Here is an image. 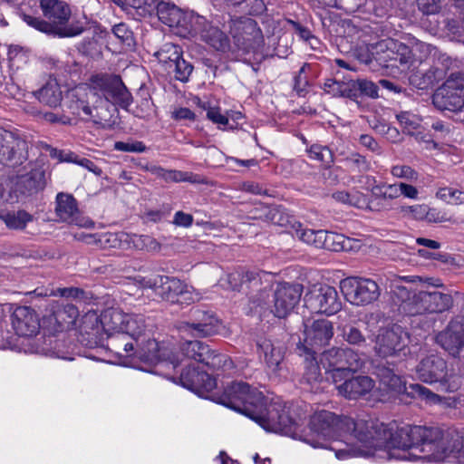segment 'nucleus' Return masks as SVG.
<instances>
[{
	"instance_id": "6e6d98bb",
	"label": "nucleus",
	"mask_w": 464,
	"mask_h": 464,
	"mask_svg": "<svg viewBox=\"0 0 464 464\" xmlns=\"http://www.w3.org/2000/svg\"><path fill=\"white\" fill-rule=\"evenodd\" d=\"M343 336L347 343L353 345L360 346L366 341L361 331L354 326L343 329Z\"/></svg>"
},
{
	"instance_id": "8fccbe9b",
	"label": "nucleus",
	"mask_w": 464,
	"mask_h": 464,
	"mask_svg": "<svg viewBox=\"0 0 464 464\" xmlns=\"http://www.w3.org/2000/svg\"><path fill=\"white\" fill-rule=\"evenodd\" d=\"M307 152L311 159L322 163L329 164L333 161V153L326 146L314 144L307 150Z\"/></svg>"
},
{
	"instance_id": "72a5a7b5",
	"label": "nucleus",
	"mask_w": 464,
	"mask_h": 464,
	"mask_svg": "<svg viewBox=\"0 0 464 464\" xmlns=\"http://www.w3.org/2000/svg\"><path fill=\"white\" fill-rule=\"evenodd\" d=\"M410 389L411 390L410 392H408L410 395L418 396L430 403H443L448 407H457V405L459 403V398H442L440 395L432 392L430 389L418 383L410 385Z\"/></svg>"
},
{
	"instance_id": "79ce46f5",
	"label": "nucleus",
	"mask_w": 464,
	"mask_h": 464,
	"mask_svg": "<svg viewBox=\"0 0 464 464\" xmlns=\"http://www.w3.org/2000/svg\"><path fill=\"white\" fill-rule=\"evenodd\" d=\"M295 235L304 243L319 248L321 246L323 230L304 228L301 224H298L296 227H295Z\"/></svg>"
},
{
	"instance_id": "13d9d810",
	"label": "nucleus",
	"mask_w": 464,
	"mask_h": 464,
	"mask_svg": "<svg viewBox=\"0 0 464 464\" xmlns=\"http://www.w3.org/2000/svg\"><path fill=\"white\" fill-rule=\"evenodd\" d=\"M347 162L352 169L359 172L367 171L370 169V164L365 157L359 154L352 155L347 159Z\"/></svg>"
},
{
	"instance_id": "7c9ffc66",
	"label": "nucleus",
	"mask_w": 464,
	"mask_h": 464,
	"mask_svg": "<svg viewBox=\"0 0 464 464\" xmlns=\"http://www.w3.org/2000/svg\"><path fill=\"white\" fill-rule=\"evenodd\" d=\"M344 348H331L322 353L321 362L330 373L334 383L341 382L344 374H349L344 369Z\"/></svg>"
},
{
	"instance_id": "b1692460",
	"label": "nucleus",
	"mask_w": 464,
	"mask_h": 464,
	"mask_svg": "<svg viewBox=\"0 0 464 464\" xmlns=\"http://www.w3.org/2000/svg\"><path fill=\"white\" fill-rule=\"evenodd\" d=\"M179 382L183 387L196 392H210L217 385L216 380L206 372L199 371L198 366L194 362L184 365L179 377Z\"/></svg>"
},
{
	"instance_id": "3c124183",
	"label": "nucleus",
	"mask_w": 464,
	"mask_h": 464,
	"mask_svg": "<svg viewBox=\"0 0 464 464\" xmlns=\"http://www.w3.org/2000/svg\"><path fill=\"white\" fill-rule=\"evenodd\" d=\"M391 174L397 179H405L409 182H415L419 173L408 165H394L391 168Z\"/></svg>"
},
{
	"instance_id": "69168bd1",
	"label": "nucleus",
	"mask_w": 464,
	"mask_h": 464,
	"mask_svg": "<svg viewBox=\"0 0 464 464\" xmlns=\"http://www.w3.org/2000/svg\"><path fill=\"white\" fill-rule=\"evenodd\" d=\"M420 8L427 14H436L440 11L441 0H418Z\"/></svg>"
},
{
	"instance_id": "5fc2aeb1",
	"label": "nucleus",
	"mask_w": 464,
	"mask_h": 464,
	"mask_svg": "<svg viewBox=\"0 0 464 464\" xmlns=\"http://www.w3.org/2000/svg\"><path fill=\"white\" fill-rule=\"evenodd\" d=\"M426 208L427 206L424 204L413 206L403 205L400 208L399 212L403 217L411 218L414 219H423L426 214Z\"/></svg>"
},
{
	"instance_id": "c756f323",
	"label": "nucleus",
	"mask_w": 464,
	"mask_h": 464,
	"mask_svg": "<svg viewBox=\"0 0 464 464\" xmlns=\"http://www.w3.org/2000/svg\"><path fill=\"white\" fill-rule=\"evenodd\" d=\"M199 36L201 40L217 51L226 52L229 49L228 37L217 26L212 25L204 17V24L199 28L191 30L189 37Z\"/></svg>"
},
{
	"instance_id": "473e14b6",
	"label": "nucleus",
	"mask_w": 464,
	"mask_h": 464,
	"mask_svg": "<svg viewBox=\"0 0 464 464\" xmlns=\"http://www.w3.org/2000/svg\"><path fill=\"white\" fill-rule=\"evenodd\" d=\"M36 97L40 102L50 107L58 106L63 99V92L56 79L50 78L37 92Z\"/></svg>"
},
{
	"instance_id": "4468645a",
	"label": "nucleus",
	"mask_w": 464,
	"mask_h": 464,
	"mask_svg": "<svg viewBox=\"0 0 464 464\" xmlns=\"http://www.w3.org/2000/svg\"><path fill=\"white\" fill-rule=\"evenodd\" d=\"M219 328L220 322L215 314L198 307L190 309L188 320L180 321L177 324V330L182 338L186 336L208 337L216 334Z\"/></svg>"
},
{
	"instance_id": "ea45409f",
	"label": "nucleus",
	"mask_w": 464,
	"mask_h": 464,
	"mask_svg": "<svg viewBox=\"0 0 464 464\" xmlns=\"http://www.w3.org/2000/svg\"><path fill=\"white\" fill-rule=\"evenodd\" d=\"M304 372L303 375V382L311 385L312 389L322 380L319 365L314 357L315 353H306Z\"/></svg>"
},
{
	"instance_id": "dca6fc26",
	"label": "nucleus",
	"mask_w": 464,
	"mask_h": 464,
	"mask_svg": "<svg viewBox=\"0 0 464 464\" xmlns=\"http://www.w3.org/2000/svg\"><path fill=\"white\" fill-rule=\"evenodd\" d=\"M304 306L315 314L333 315L342 309L337 290L327 285H313L304 296Z\"/></svg>"
},
{
	"instance_id": "2eb2a0df",
	"label": "nucleus",
	"mask_w": 464,
	"mask_h": 464,
	"mask_svg": "<svg viewBox=\"0 0 464 464\" xmlns=\"http://www.w3.org/2000/svg\"><path fill=\"white\" fill-rule=\"evenodd\" d=\"M345 299L353 305H367L376 301L381 290L378 284L366 277L349 276L340 282Z\"/></svg>"
},
{
	"instance_id": "a18cd8bd",
	"label": "nucleus",
	"mask_w": 464,
	"mask_h": 464,
	"mask_svg": "<svg viewBox=\"0 0 464 464\" xmlns=\"http://www.w3.org/2000/svg\"><path fill=\"white\" fill-rule=\"evenodd\" d=\"M398 121L408 134H412L420 126L421 119L410 111H401L396 115Z\"/></svg>"
},
{
	"instance_id": "f03ea898",
	"label": "nucleus",
	"mask_w": 464,
	"mask_h": 464,
	"mask_svg": "<svg viewBox=\"0 0 464 464\" xmlns=\"http://www.w3.org/2000/svg\"><path fill=\"white\" fill-rule=\"evenodd\" d=\"M396 460L443 461L464 464V430L442 431L438 428L405 425L397 427Z\"/></svg>"
},
{
	"instance_id": "5701e85b",
	"label": "nucleus",
	"mask_w": 464,
	"mask_h": 464,
	"mask_svg": "<svg viewBox=\"0 0 464 464\" xmlns=\"http://www.w3.org/2000/svg\"><path fill=\"white\" fill-rule=\"evenodd\" d=\"M300 285L283 284L277 285L274 294L272 312L278 318H285L296 306L302 295Z\"/></svg>"
},
{
	"instance_id": "864d4df0",
	"label": "nucleus",
	"mask_w": 464,
	"mask_h": 464,
	"mask_svg": "<svg viewBox=\"0 0 464 464\" xmlns=\"http://www.w3.org/2000/svg\"><path fill=\"white\" fill-rule=\"evenodd\" d=\"M115 150L124 152H136L141 153L146 150V146L142 141L130 140V141H116L113 146Z\"/></svg>"
},
{
	"instance_id": "58836bf2",
	"label": "nucleus",
	"mask_w": 464,
	"mask_h": 464,
	"mask_svg": "<svg viewBox=\"0 0 464 464\" xmlns=\"http://www.w3.org/2000/svg\"><path fill=\"white\" fill-rule=\"evenodd\" d=\"M348 243L349 240L345 239L343 235L323 230L319 248L334 252L344 251L348 249Z\"/></svg>"
},
{
	"instance_id": "423d86ee",
	"label": "nucleus",
	"mask_w": 464,
	"mask_h": 464,
	"mask_svg": "<svg viewBox=\"0 0 464 464\" xmlns=\"http://www.w3.org/2000/svg\"><path fill=\"white\" fill-rule=\"evenodd\" d=\"M40 8L46 20L24 14L26 24L48 35L60 38L79 35L83 28L78 23H69L71 10L69 5L60 0H41Z\"/></svg>"
},
{
	"instance_id": "4d7b16f0",
	"label": "nucleus",
	"mask_w": 464,
	"mask_h": 464,
	"mask_svg": "<svg viewBox=\"0 0 464 464\" xmlns=\"http://www.w3.org/2000/svg\"><path fill=\"white\" fill-rule=\"evenodd\" d=\"M246 4L249 14L257 15L266 11V5L263 0H234V5Z\"/></svg>"
},
{
	"instance_id": "a878e982",
	"label": "nucleus",
	"mask_w": 464,
	"mask_h": 464,
	"mask_svg": "<svg viewBox=\"0 0 464 464\" xmlns=\"http://www.w3.org/2000/svg\"><path fill=\"white\" fill-rule=\"evenodd\" d=\"M344 374L343 380L334 383L338 394L348 400H357L371 392L374 388V381L365 375L351 377Z\"/></svg>"
},
{
	"instance_id": "680f3d73",
	"label": "nucleus",
	"mask_w": 464,
	"mask_h": 464,
	"mask_svg": "<svg viewBox=\"0 0 464 464\" xmlns=\"http://www.w3.org/2000/svg\"><path fill=\"white\" fill-rule=\"evenodd\" d=\"M324 90L334 97H343V82L327 79L324 83Z\"/></svg>"
},
{
	"instance_id": "7ed1b4c3",
	"label": "nucleus",
	"mask_w": 464,
	"mask_h": 464,
	"mask_svg": "<svg viewBox=\"0 0 464 464\" xmlns=\"http://www.w3.org/2000/svg\"><path fill=\"white\" fill-rule=\"evenodd\" d=\"M71 112L83 121L94 123L107 122L116 111L115 105L127 110L132 96L121 78L116 75L99 74L90 84H80L67 93Z\"/></svg>"
},
{
	"instance_id": "6e6552de",
	"label": "nucleus",
	"mask_w": 464,
	"mask_h": 464,
	"mask_svg": "<svg viewBox=\"0 0 464 464\" xmlns=\"http://www.w3.org/2000/svg\"><path fill=\"white\" fill-rule=\"evenodd\" d=\"M432 278L423 280L418 276H400L394 283V287L398 289V295H401L402 302L405 304L404 309L414 314L424 313H442L449 310L452 305V297L450 295L440 292H424L420 291L415 294L412 298L410 297V290L401 283L426 282L428 284L440 286L441 284L431 283Z\"/></svg>"
},
{
	"instance_id": "f257e3e1",
	"label": "nucleus",
	"mask_w": 464,
	"mask_h": 464,
	"mask_svg": "<svg viewBox=\"0 0 464 464\" xmlns=\"http://www.w3.org/2000/svg\"><path fill=\"white\" fill-rule=\"evenodd\" d=\"M397 428L387 427L377 420H357L338 416L328 411L314 412L308 430L299 433L298 440L313 448H328L339 460L352 458H372L378 461L396 459L399 443L394 440Z\"/></svg>"
},
{
	"instance_id": "f8f14e48",
	"label": "nucleus",
	"mask_w": 464,
	"mask_h": 464,
	"mask_svg": "<svg viewBox=\"0 0 464 464\" xmlns=\"http://www.w3.org/2000/svg\"><path fill=\"white\" fill-rule=\"evenodd\" d=\"M418 378L426 383L439 382L440 391L455 392L462 385L461 378L454 372H448L444 359L431 354L422 359L416 368Z\"/></svg>"
},
{
	"instance_id": "39448f33",
	"label": "nucleus",
	"mask_w": 464,
	"mask_h": 464,
	"mask_svg": "<svg viewBox=\"0 0 464 464\" xmlns=\"http://www.w3.org/2000/svg\"><path fill=\"white\" fill-rule=\"evenodd\" d=\"M123 8L131 7L139 15L146 16L152 14L154 10L164 24L175 28L176 34L182 37H189L191 30L199 28L204 24V16L194 13H184L174 4L160 1L156 4L155 0H113Z\"/></svg>"
},
{
	"instance_id": "9d476101",
	"label": "nucleus",
	"mask_w": 464,
	"mask_h": 464,
	"mask_svg": "<svg viewBox=\"0 0 464 464\" xmlns=\"http://www.w3.org/2000/svg\"><path fill=\"white\" fill-rule=\"evenodd\" d=\"M141 287L153 288L163 300L171 304H190L202 299V293L177 277L158 276L153 280L136 279Z\"/></svg>"
},
{
	"instance_id": "a211bd4d",
	"label": "nucleus",
	"mask_w": 464,
	"mask_h": 464,
	"mask_svg": "<svg viewBox=\"0 0 464 464\" xmlns=\"http://www.w3.org/2000/svg\"><path fill=\"white\" fill-rule=\"evenodd\" d=\"M374 351L381 357L393 356L403 351L409 343L408 333L398 324L380 327L374 337Z\"/></svg>"
},
{
	"instance_id": "cd10ccee",
	"label": "nucleus",
	"mask_w": 464,
	"mask_h": 464,
	"mask_svg": "<svg viewBox=\"0 0 464 464\" xmlns=\"http://www.w3.org/2000/svg\"><path fill=\"white\" fill-rule=\"evenodd\" d=\"M55 211L59 218L64 222L82 227H93V222L91 219L80 215L76 200L69 194L59 193L57 195Z\"/></svg>"
},
{
	"instance_id": "aec40b11",
	"label": "nucleus",
	"mask_w": 464,
	"mask_h": 464,
	"mask_svg": "<svg viewBox=\"0 0 464 464\" xmlns=\"http://www.w3.org/2000/svg\"><path fill=\"white\" fill-rule=\"evenodd\" d=\"M27 158V142L15 133L0 128V162L16 167L26 161Z\"/></svg>"
},
{
	"instance_id": "e433bc0d",
	"label": "nucleus",
	"mask_w": 464,
	"mask_h": 464,
	"mask_svg": "<svg viewBox=\"0 0 464 464\" xmlns=\"http://www.w3.org/2000/svg\"><path fill=\"white\" fill-rule=\"evenodd\" d=\"M155 57L158 59L165 69L170 72V67L182 57V51L179 45L171 43L164 44L159 51L155 53Z\"/></svg>"
},
{
	"instance_id": "37998d69",
	"label": "nucleus",
	"mask_w": 464,
	"mask_h": 464,
	"mask_svg": "<svg viewBox=\"0 0 464 464\" xmlns=\"http://www.w3.org/2000/svg\"><path fill=\"white\" fill-rule=\"evenodd\" d=\"M198 105L206 111L207 118L213 123L218 125L219 129L225 130L228 124V116L221 113L218 106H213L209 102H203L198 101Z\"/></svg>"
},
{
	"instance_id": "e2e57ef3",
	"label": "nucleus",
	"mask_w": 464,
	"mask_h": 464,
	"mask_svg": "<svg viewBox=\"0 0 464 464\" xmlns=\"http://www.w3.org/2000/svg\"><path fill=\"white\" fill-rule=\"evenodd\" d=\"M359 89H360V96L365 95L371 98L378 97V87L375 83L367 80H358Z\"/></svg>"
},
{
	"instance_id": "bb28decb",
	"label": "nucleus",
	"mask_w": 464,
	"mask_h": 464,
	"mask_svg": "<svg viewBox=\"0 0 464 464\" xmlns=\"http://www.w3.org/2000/svg\"><path fill=\"white\" fill-rule=\"evenodd\" d=\"M436 342L452 356L464 358V324L459 320L450 323L448 327L436 336Z\"/></svg>"
},
{
	"instance_id": "49530a36",
	"label": "nucleus",
	"mask_w": 464,
	"mask_h": 464,
	"mask_svg": "<svg viewBox=\"0 0 464 464\" xmlns=\"http://www.w3.org/2000/svg\"><path fill=\"white\" fill-rule=\"evenodd\" d=\"M193 72V65L187 62L183 57H180L171 67L170 72H174L176 80L182 82L188 81Z\"/></svg>"
},
{
	"instance_id": "393cba45",
	"label": "nucleus",
	"mask_w": 464,
	"mask_h": 464,
	"mask_svg": "<svg viewBox=\"0 0 464 464\" xmlns=\"http://www.w3.org/2000/svg\"><path fill=\"white\" fill-rule=\"evenodd\" d=\"M11 191L6 201L18 199L20 196H28L38 192L44 187V173L38 169L10 179Z\"/></svg>"
},
{
	"instance_id": "09e8293b",
	"label": "nucleus",
	"mask_w": 464,
	"mask_h": 464,
	"mask_svg": "<svg viewBox=\"0 0 464 464\" xmlns=\"http://www.w3.org/2000/svg\"><path fill=\"white\" fill-rule=\"evenodd\" d=\"M101 319L102 315L99 316L94 311H89L81 319V331L88 334L97 331L99 325H102Z\"/></svg>"
},
{
	"instance_id": "bf43d9fd",
	"label": "nucleus",
	"mask_w": 464,
	"mask_h": 464,
	"mask_svg": "<svg viewBox=\"0 0 464 464\" xmlns=\"http://www.w3.org/2000/svg\"><path fill=\"white\" fill-rule=\"evenodd\" d=\"M68 160L87 169L97 176L102 174V169L97 167L92 160L86 158H81L77 155L72 154L69 156Z\"/></svg>"
},
{
	"instance_id": "2f4dec72",
	"label": "nucleus",
	"mask_w": 464,
	"mask_h": 464,
	"mask_svg": "<svg viewBox=\"0 0 464 464\" xmlns=\"http://www.w3.org/2000/svg\"><path fill=\"white\" fill-rule=\"evenodd\" d=\"M256 352L271 372H275L279 370L284 359V352L279 345L270 339L260 338L256 341Z\"/></svg>"
},
{
	"instance_id": "ddd939ff",
	"label": "nucleus",
	"mask_w": 464,
	"mask_h": 464,
	"mask_svg": "<svg viewBox=\"0 0 464 464\" xmlns=\"http://www.w3.org/2000/svg\"><path fill=\"white\" fill-rule=\"evenodd\" d=\"M264 401V395L245 382H233L225 390L222 404L249 418L254 407Z\"/></svg>"
},
{
	"instance_id": "20e7f679",
	"label": "nucleus",
	"mask_w": 464,
	"mask_h": 464,
	"mask_svg": "<svg viewBox=\"0 0 464 464\" xmlns=\"http://www.w3.org/2000/svg\"><path fill=\"white\" fill-rule=\"evenodd\" d=\"M102 327L108 337V345L133 354L141 361L156 363L160 347L151 337L144 315L109 308L102 314Z\"/></svg>"
},
{
	"instance_id": "603ef678",
	"label": "nucleus",
	"mask_w": 464,
	"mask_h": 464,
	"mask_svg": "<svg viewBox=\"0 0 464 464\" xmlns=\"http://www.w3.org/2000/svg\"><path fill=\"white\" fill-rule=\"evenodd\" d=\"M437 196L450 204L464 203V192L452 188H443L440 189Z\"/></svg>"
},
{
	"instance_id": "0e129e2a",
	"label": "nucleus",
	"mask_w": 464,
	"mask_h": 464,
	"mask_svg": "<svg viewBox=\"0 0 464 464\" xmlns=\"http://www.w3.org/2000/svg\"><path fill=\"white\" fill-rule=\"evenodd\" d=\"M359 81L343 82V97L356 99L360 96Z\"/></svg>"
},
{
	"instance_id": "6ab92c4d",
	"label": "nucleus",
	"mask_w": 464,
	"mask_h": 464,
	"mask_svg": "<svg viewBox=\"0 0 464 464\" xmlns=\"http://www.w3.org/2000/svg\"><path fill=\"white\" fill-rule=\"evenodd\" d=\"M433 102L442 110H461L464 107V74L452 73L435 92Z\"/></svg>"
},
{
	"instance_id": "f704fd0d",
	"label": "nucleus",
	"mask_w": 464,
	"mask_h": 464,
	"mask_svg": "<svg viewBox=\"0 0 464 464\" xmlns=\"http://www.w3.org/2000/svg\"><path fill=\"white\" fill-rule=\"evenodd\" d=\"M228 284L233 290H240L244 285L258 286L260 285V273L256 270H236L228 275Z\"/></svg>"
},
{
	"instance_id": "338daca9",
	"label": "nucleus",
	"mask_w": 464,
	"mask_h": 464,
	"mask_svg": "<svg viewBox=\"0 0 464 464\" xmlns=\"http://www.w3.org/2000/svg\"><path fill=\"white\" fill-rule=\"evenodd\" d=\"M193 223V217L183 211H177L173 218V224L178 227H189Z\"/></svg>"
},
{
	"instance_id": "f3484780",
	"label": "nucleus",
	"mask_w": 464,
	"mask_h": 464,
	"mask_svg": "<svg viewBox=\"0 0 464 464\" xmlns=\"http://www.w3.org/2000/svg\"><path fill=\"white\" fill-rule=\"evenodd\" d=\"M230 34L235 44L246 53L256 52L264 44L262 31L251 18L233 20Z\"/></svg>"
},
{
	"instance_id": "9b49d317",
	"label": "nucleus",
	"mask_w": 464,
	"mask_h": 464,
	"mask_svg": "<svg viewBox=\"0 0 464 464\" xmlns=\"http://www.w3.org/2000/svg\"><path fill=\"white\" fill-rule=\"evenodd\" d=\"M256 408L249 418L255 420L266 431L282 433L286 436L297 438L296 423L286 414L285 409L277 403L267 404L266 399Z\"/></svg>"
},
{
	"instance_id": "c85d7f7f",
	"label": "nucleus",
	"mask_w": 464,
	"mask_h": 464,
	"mask_svg": "<svg viewBox=\"0 0 464 464\" xmlns=\"http://www.w3.org/2000/svg\"><path fill=\"white\" fill-rule=\"evenodd\" d=\"M376 375L379 379L380 389L384 392L378 398L380 401L385 400V395L390 397L407 391L406 382L401 375L395 373L392 368L379 365L376 368Z\"/></svg>"
},
{
	"instance_id": "c03bdc74",
	"label": "nucleus",
	"mask_w": 464,
	"mask_h": 464,
	"mask_svg": "<svg viewBox=\"0 0 464 464\" xmlns=\"http://www.w3.org/2000/svg\"><path fill=\"white\" fill-rule=\"evenodd\" d=\"M164 180L167 182H189V183H203V179L197 174L191 172L167 169Z\"/></svg>"
},
{
	"instance_id": "de8ad7c7",
	"label": "nucleus",
	"mask_w": 464,
	"mask_h": 464,
	"mask_svg": "<svg viewBox=\"0 0 464 464\" xmlns=\"http://www.w3.org/2000/svg\"><path fill=\"white\" fill-rule=\"evenodd\" d=\"M344 369L349 372V374L362 368L364 364V359L361 356V354L350 348H344Z\"/></svg>"
},
{
	"instance_id": "a19ab883",
	"label": "nucleus",
	"mask_w": 464,
	"mask_h": 464,
	"mask_svg": "<svg viewBox=\"0 0 464 464\" xmlns=\"http://www.w3.org/2000/svg\"><path fill=\"white\" fill-rule=\"evenodd\" d=\"M332 197L337 202L359 208H364L367 203L366 197L362 192L357 190H353L351 192L344 190L336 191L333 193Z\"/></svg>"
},
{
	"instance_id": "052dcab7",
	"label": "nucleus",
	"mask_w": 464,
	"mask_h": 464,
	"mask_svg": "<svg viewBox=\"0 0 464 464\" xmlns=\"http://www.w3.org/2000/svg\"><path fill=\"white\" fill-rule=\"evenodd\" d=\"M34 292H37L39 295H60L63 297H78L82 292L79 288L75 287H66V288H58L56 291L51 290L50 293L45 291L38 292V289H36Z\"/></svg>"
},
{
	"instance_id": "774afa93",
	"label": "nucleus",
	"mask_w": 464,
	"mask_h": 464,
	"mask_svg": "<svg viewBox=\"0 0 464 464\" xmlns=\"http://www.w3.org/2000/svg\"><path fill=\"white\" fill-rule=\"evenodd\" d=\"M401 182L394 184H385L383 190L384 199H395L401 196Z\"/></svg>"
},
{
	"instance_id": "4be33fe9",
	"label": "nucleus",
	"mask_w": 464,
	"mask_h": 464,
	"mask_svg": "<svg viewBox=\"0 0 464 464\" xmlns=\"http://www.w3.org/2000/svg\"><path fill=\"white\" fill-rule=\"evenodd\" d=\"M132 242L136 247H146L150 250L160 248V244L149 236L130 235L125 232L104 233L99 237L98 243L104 249L126 248Z\"/></svg>"
},
{
	"instance_id": "412c9836",
	"label": "nucleus",
	"mask_w": 464,
	"mask_h": 464,
	"mask_svg": "<svg viewBox=\"0 0 464 464\" xmlns=\"http://www.w3.org/2000/svg\"><path fill=\"white\" fill-rule=\"evenodd\" d=\"M333 336L334 326L329 320H315L311 324L305 323L304 343H300L298 349L315 353L317 349L328 344Z\"/></svg>"
},
{
	"instance_id": "1a4fd4ad",
	"label": "nucleus",
	"mask_w": 464,
	"mask_h": 464,
	"mask_svg": "<svg viewBox=\"0 0 464 464\" xmlns=\"http://www.w3.org/2000/svg\"><path fill=\"white\" fill-rule=\"evenodd\" d=\"M159 361L155 363H165L176 369L179 365L189 362L203 363L209 367L218 366L216 360L220 362V356L215 355L209 346L200 341H185L175 346L169 343H162L158 351Z\"/></svg>"
},
{
	"instance_id": "0eeeda50",
	"label": "nucleus",
	"mask_w": 464,
	"mask_h": 464,
	"mask_svg": "<svg viewBox=\"0 0 464 464\" xmlns=\"http://www.w3.org/2000/svg\"><path fill=\"white\" fill-rule=\"evenodd\" d=\"M11 321L13 329L18 336L15 346L20 352L60 357L50 346L51 338L34 339L40 330V321L34 309L27 306L15 308Z\"/></svg>"
},
{
	"instance_id": "c9c22d12",
	"label": "nucleus",
	"mask_w": 464,
	"mask_h": 464,
	"mask_svg": "<svg viewBox=\"0 0 464 464\" xmlns=\"http://www.w3.org/2000/svg\"><path fill=\"white\" fill-rule=\"evenodd\" d=\"M0 219L10 229H24L33 221L34 217L25 210L0 211Z\"/></svg>"
},
{
	"instance_id": "4c0bfd02",
	"label": "nucleus",
	"mask_w": 464,
	"mask_h": 464,
	"mask_svg": "<svg viewBox=\"0 0 464 464\" xmlns=\"http://www.w3.org/2000/svg\"><path fill=\"white\" fill-rule=\"evenodd\" d=\"M53 316L62 329H72L76 326L79 311L75 305L66 304L54 311Z\"/></svg>"
}]
</instances>
